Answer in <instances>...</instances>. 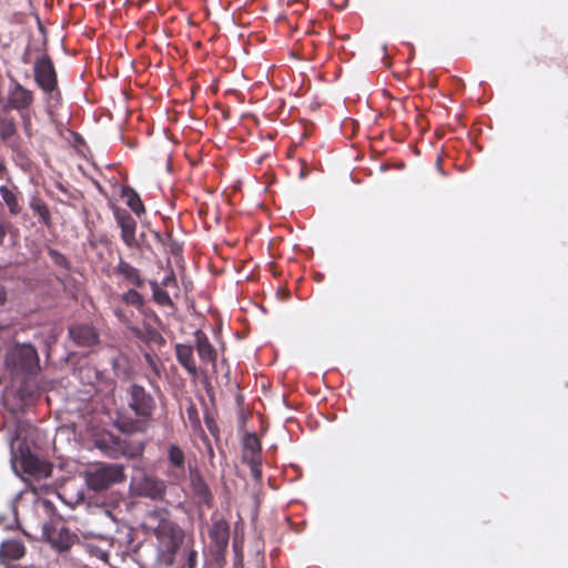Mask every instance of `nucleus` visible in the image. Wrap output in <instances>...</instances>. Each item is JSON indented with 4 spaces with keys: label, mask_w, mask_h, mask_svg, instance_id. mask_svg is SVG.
<instances>
[{
    "label": "nucleus",
    "mask_w": 568,
    "mask_h": 568,
    "mask_svg": "<svg viewBox=\"0 0 568 568\" xmlns=\"http://www.w3.org/2000/svg\"><path fill=\"white\" fill-rule=\"evenodd\" d=\"M125 407L115 412L114 425L123 434H144L151 427L156 410V400L151 392L138 383L125 389Z\"/></svg>",
    "instance_id": "1"
},
{
    "label": "nucleus",
    "mask_w": 568,
    "mask_h": 568,
    "mask_svg": "<svg viewBox=\"0 0 568 568\" xmlns=\"http://www.w3.org/2000/svg\"><path fill=\"white\" fill-rule=\"evenodd\" d=\"M143 527L155 538V565L172 567L185 538L184 529L169 517L166 509L149 511Z\"/></svg>",
    "instance_id": "2"
},
{
    "label": "nucleus",
    "mask_w": 568,
    "mask_h": 568,
    "mask_svg": "<svg viewBox=\"0 0 568 568\" xmlns=\"http://www.w3.org/2000/svg\"><path fill=\"white\" fill-rule=\"evenodd\" d=\"M33 78L38 88L43 92L47 108L53 109L61 104L62 94L59 89L58 73L49 54L43 53L33 62Z\"/></svg>",
    "instance_id": "3"
},
{
    "label": "nucleus",
    "mask_w": 568,
    "mask_h": 568,
    "mask_svg": "<svg viewBox=\"0 0 568 568\" xmlns=\"http://www.w3.org/2000/svg\"><path fill=\"white\" fill-rule=\"evenodd\" d=\"M125 478L124 467L119 464H98L85 471V483L93 491L106 490Z\"/></svg>",
    "instance_id": "4"
},
{
    "label": "nucleus",
    "mask_w": 568,
    "mask_h": 568,
    "mask_svg": "<svg viewBox=\"0 0 568 568\" xmlns=\"http://www.w3.org/2000/svg\"><path fill=\"white\" fill-rule=\"evenodd\" d=\"M10 362L16 374L31 376L40 371L39 355L31 344L17 345L11 352Z\"/></svg>",
    "instance_id": "5"
},
{
    "label": "nucleus",
    "mask_w": 568,
    "mask_h": 568,
    "mask_svg": "<svg viewBox=\"0 0 568 568\" xmlns=\"http://www.w3.org/2000/svg\"><path fill=\"white\" fill-rule=\"evenodd\" d=\"M210 551L216 559H224L230 540V524L222 517L212 516V525L209 529Z\"/></svg>",
    "instance_id": "6"
},
{
    "label": "nucleus",
    "mask_w": 568,
    "mask_h": 568,
    "mask_svg": "<svg viewBox=\"0 0 568 568\" xmlns=\"http://www.w3.org/2000/svg\"><path fill=\"white\" fill-rule=\"evenodd\" d=\"M34 102V92L23 87L16 79H10L7 102L2 110H16L19 113L27 112Z\"/></svg>",
    "instance_id": "7"
},
{
    "label": "nucleus",
    "mask_w": 568,
    "mask_h": 568,
    "mask_svg": "<svg viewBox=\"0 0 568 568\" xmlns=\"http://www.w3.org/2000/svg\"><path fill=\"white\" fill-rule=\"evenodd\" d=\"M243 463L248 465L255 480L262 479V446L256 434H246L243 438Z\"/></svg>",
    "instance_id": "8"
},
{
    "label": "nucleus",
    "mask_w": 568,
    "mask_h": 568,
    "mask_svg": "<svg viewBox=\"0 0 568 568\" xmlns=\"http://www.w3.org/2000/svg\"><path fill=\"white\" fill-rule=\"evenodd\" d=\"M20 466L24 474L34 479L48 478L52 473V465L33 455L29 449L21 450Z\"/></svg>",
    "instance_id": "9"
},
{
    "label": "nucleus",
    "mask_w": 568,
    "mask_h": 568,
    "mask_svg": "<svg viewBox=\"0 0 568 568\" xmlns=\"http://www.w3.org/2000/svg\"><path fill=\"white\" fill-rule=\"evenodd\" d=\"M70 339L79 347H93L99 344L100 335L97 328L89 324H74L68 329Z\"/></svg>",
    "instance_id": "10"
},
{
    "label": "nucleus",
    "mask_w": 568,
    "mask_h": 568,
    "mask_svg": "<svg viewBox=\"0 0 568 568\" xmlns=\"http://www.w3.org/2000/svg\"><path fill=\"white\" fill-rule=\"evenodd\" d=\"M169 476L175 480L185 477L186 457L184 450L176 444H170L166 452Z\"/></svg>",
    "instance_id": "11"
},
{
    "label": "nucleus",
    "mask_w": 568,
    "mask_h": 568,
    "mask_svg": "<svg viewBox=\"0 0 568 568\" xmlns=\"http://www.w3.org/2000/svg\"><path fill=\"white\" fill-rule=\"evenodd\" d=\"M43 534L48 542L59 551L68 550L75 538L64 526H44Z\"/></svg>",
    "instance_id": "12"
},
{
    "label": "nucleus",
    "mask_w": 568,
    "mask_h": 568,
    "mask_svg": "<svg viewBox=\"0 0 568 568\" xmlns=\"http://www.w3.org/2000/svg\"><path fill=\"white\" fill-rule=\"evenodd\" d=\"M114 217L121 227V239L126 246L132 247L135 244L136 221L125 210L115 209Z\"/></svg>",
    "instance_id": "13"
},
{
    "label": "nucleus",
    "mask_w": 568,
    "mask_h": 568,
    "mask_svg": "<svg viewBox=\"0 0 568 568\" xmlns=\"http://www.w3.org/2000/svg\"><path fill=\"white\" fill-rule=\"evenodd\" d=\"M136 490L140 496L161 499L165 494V484L156 477L144 476L138 481Z\"/></svg>",
    "instance_id": "14"
},
{
    "label": "nucleus",
    "mask_w": 568,
    "mask_h": 568,
    "mask_svg": "<svg viewBox=\"0 0 568 568\" xmlns=\"http://www.w3.org/2000/svg\"><path fill=\"white\" fill-rule=\"evenodd\" d=\"M195 347L202 363L215 365L217 361V352L213 344L210 342L206 334L197 329L194 333Z\"/></svg>",
    "instance_id": "15"
},
{
    "label": "nucleus",
    "mask_w": 568,
    "mask_h": 568,
    "mask_svg": "<svg viewBox=\"0 0 568 568\" xmlns=\"http://www.w3.org/2000/svg\"><path fill=\"white\" fill-rule=\"evenodd\" d=\"M175 356L179 364L189 373L190 376L196 377L199 374L195 358L193 355V347L189 344H176Z\"/></svg>",
    "instance_id": "16"
},
{
    "label": "nucleus",
    "mask_w": 568,
    "mask_h": 568,
    "mask_svg": "<svg viewBox=\"0 0 568 568\" xmlns=\"http://www.w3.org/2000/svg\"><path fill=\"white\" fill-rule=\"evenodd\" d=\"M114 274L122 276L128 284L134 287H142L144 284L141 271L123 258H120L119 263L114 266Z\"/></svg>",
    "instance_id": "17"
},
{
    "label": "nucleus",
    "mask_w": 568,
    "mask_h": 568,
    "mask_svg": "<svg viewBox=\"0 0 568 568\" xmlns=\"http://www.w3.org/2000/svg\"><path fill=\"white\" fill-rule=\"evenodd\" d=\"M26 554V547L21 540L9 539L0 545V561L7 565L11 560H18Z\"/></svg>",
    "instance_id": "18"
},
{
    "label": "nucleus",
    "mask_w": 568,
    "mask_h": 568,
    "mask_svg": "<svg viewBox=\"0 0 568 568\" xmlns=\"http://www.w3.org/2000/svg\"><path fill=\"white\" fill-rule=\"evenodd\" d=\"M191 488L200 505L212 506L213 495L202 476H192Z\"/></svg>",
    "instance_id": "19"
},
{
    "label": "nucleus",
    "mask_w": 568,
    "mask_h": 568,
    "mask_svg": "<svg viewBox=\"0 0 568 568\" xmlns=\"http://www.w3.org/2000/svg\"><path fill=\"white\" fill-rule=\"evenodd\" d=\"M121 196L125 204L138 215L141 216L145 212L140 195L130 186H122Z\"/></svg>",
    "instance_id": "20"
},
{
    "label": "nucleus",
    "mask_w": 568,
    "mask_h": 568,
    "mask_svg": "<svg viewBox=\"0 0 568 568\" xmlns=\"http://www.w3.org/2000/svg\"><path fill=\"white\" fill-rule=\"evenodd\" d=\"M4 112L0 111V138L2 141H8L17 134V124L14 118Z\"/></svg>",
    "instance_id": "21"
},
{
    "label": "nucleus",
    "mask_w": 568,
    "mask_h": 568,
    "mask_svg": "<svg viewBox=\"0 0 568 568\" xmlns=\"http://www.w3.org/2000/svg\"><path fill=\"white\" fill-rule=\"evenodd\" d=\"M149 284L152 290V298L158 305L172 308L174 307V303L169 293L164 291L155 280L149 281Z\"/></svg>",
    "instance_id": "22"
},
{
    "label": "nucleus",
    "mask_w": 568,
    "mask_h": 568,
    "mask_svg": "<svg viewBox=\"0 0 568 568\" xmlns=\"http://www.w3.org/2000/svg\"><path fill=\"white\" fill-rule=\"evenodd\" d=\"M0 194H1L2 200L4 201V203L9 207L10 213L13 214V215L19 214L20 211H21V206H20V204L18 202L16 193L11 189H9L7 186H1L0 187Z\"/></svg>",
    "instance_id": "23"
},
{
    "label": "nucleus",
    "mask_w": 568,
    "mask_h": 568,
    "mask_svg": "<svg viewBox=\"0 0 568 568\" xmlns=\"http://www.w3.org/2000/svg\"><path fill=\"white\" fill-rule=\"evenodd\" d=\"M121 301L129 306H134L135 308H141L144 305L143 296L135 288H130L123 293L121 295Z\"/></svg>",
    "instance_id": "24"
},
{
    "label": "nucleus",
    "mask_w": 568,
    "mask_h": 568,
    "mask_svg": "<svg viewBox=\"0 0 568 568\" xmlns=\"http://www.w3.org/2000/svg\"><path fill=\"white\" fill-rule=\"evenodd\" d=\"M31 209L44 224H49L51 214L48 206L42 201L33 200L31 202Z\"/></svg>",
    "instance_id": "25"
},
{
    "label": "nucleus",
    "mask_w": 568,
    "mask_h": 568,
    "mask_svg": "<svg viewBox=\"0 0 568 568\" xmlns=\"http://www.w3.org/2000/svg\"><path fill=\"white\" fill-rule=\"evenodd\" d=\"M199 552L191 546L185 549V564L183 568H197Z\"/></svg>",
    "instance_id": "26"
},
{
    "label": "nucleus",
    "mask_w": 568,
    "mask_h": 568,
    "mask_svg": "<svg viewBox=\"0 0 568 568\" xmlns=\"http://www.w3.org/2000/svg\"><path fill=\"white\" fill-rule=\"evenodd\" d=\"M106 172H101L102 175L110 174L111 178H114L115 173L120 175V178H128V172L122 169L119 164H109L105 166Z\"/></svg>",
    "instance_id": "27"
},
{
    "label": "nucleus",
    "mask_w": 568,
    "mask_h": 568,
    "mask_svg": "<svg viewBox=\"0 0 568 568\" xmlns=\"http://www.w3.org/2000/svg\"><path fill=\"white\" fill-rule=\"evenodd\" d=\"M144 359L148 364V366L151 368V371L154 373L156 377L161 376V368L159 362L154 358L153 355L145 353Z\"/></svg>",
    "instance_id": "28"
},
{
    "label": "nucleus",
    "mask_w": 568,
    "mask_h": 568,
    "mask_svg": "<svg viewBox=\"0 0 568 568\" xmlns=\"http://www.w3.org/2000/svg\"><path fill=\"white\" fill-rule=\"evenodd\" d=\"M160 164L164 168V171L163 172H159L160 174L161 173H165V174H171L172 173V169H171V156L168 152H163L159 160Z\"/></svg>",
    "instance_id": "29"
},
{
    "label": "nucleus",
    "mask_w": 568,
    "mask_h": 568,
    "mask_svg": "<svg viewBox=\"0 0 568 568\" xmlns=\"http://www.w3.org/2000/svg\"><path fill=\"white\" fill-rule=\"evenodd\" d=\"M314 172V168L308 164L305 160H300L298 163V175L300 178H305Z\"/></svg>",
    "instance_id": "30"
},
{
    "label": "nucleus",
    "mask_w": 568,
    "mask_h": 568,
    "mask_svg": "<svg viewBox=\"0 0 568 568\" xmlns=\"http://www.w3.org/2000/svg\"><path fill=\"white\" fill-rule=\"evenodd\" d=\"M90 552H91L92 556L99 558L103 562H105V564L109 562V556H110L109 551L103 550V549H101L99 547H91Z\"/></svg>",
    "instance_id": "31"
},
{
    "label": "nucleus",
    "mask_w": 568,
    "mask_h": 568,
    "mask_svg": "<svg viewBox=\"0 0 568 568\" xmlns=\"http://www.w3.org/2000/svg\"><path fill=\"white\" fill-rule=\"evenodd\" d=\"M49 254L53 258L55 264L61 265V266L68 265V261L63 254H61L54 250H51Z\"/></svg>",
    "instance_id": "32"
},
{
    "label": "nucleus",
    "mask_w": 568,
    "mask_h": 568,
    "mask_svg": "<svg viewBox=\"0 0 568 568\" xmlns=\"http://www.w3.org/2000/svg\"><path fill=\"white\" fill-rule=\"evenodd\" d=\"M160 285H161V286H165V287H168V286H175V287H176V286H178V282H176V278H175L174 272H173V271H171V272H170V274H169V275H166V276L162 280V282H161V284H160Z\"/></svg>",
    "instance_id": "33"
},
{
    "label": "nucleus",
    "mask_w": 568,
    "mask_h": 568,
    "mask_svg": "<svg viewBox=\"0 0 568 568\" xmlns=\"http://www.w3.org/2000/svg\"><path fill=\"white\" fill-rule=\"evenodd\" d=\"M144 450V444L143 443H139L138 445H135L133 447V449L130 452V453H123L124 455H129V457H138V456H141L142 453Z\"/></svg>",
    "instance_id": "34"
},
{
    "label": "nucleus",
    "mask_w": 568,
    "mask_h": 568,
    "mask_svg": "<svg viewBox=\"0 0 568 568\" xmlns=\"http://www.w3.org/2000/svg\"><path fill=\"white\" fill-rule=\"evenodd\" d=\"M20 115H21V119H22V122H23V128H24L26 133L28 135H31V133H30V129H31L30 115L27 112H22V113H20Z\"/></svg>",
    "instance_id": "35"
},
{
    "label": "nucleus",
    "mask_w": 568,
    "mask_h": 568,
    "mask_svg": "<svg viewBox=\"0 0 568 568\" xmlns=\"http://www.w3.org/2000/svg\"><path fill=\"white\" fill-rule=\"evenodd\" d=\"M187 416L191 420L199 422L197 410L194 406L187 408Z\"/></svg>",
    "instance_id": "36"
},
{
    "label": "nucleus",
    "mask_w": 568,
    "mask_h": 568,
    "mask_svg": "<svg viewBox=\"0 0 568 568\" xmlns=\"http://www.w3.org/2000/svg\"><path fill=\"white\" fill-rule=\"evenodd\" d=\"M54 185L61 190L63 193L68 194L67 187L63 185V183L60 180H54Z\"/></svg>",
    "instance_id": "37"
},
{
    "label": "nucleus",
    "mask_w": 568,
    "mask_h": 568,
    "mask_svg": "<svg viewBox=\"0 0 568 568\" xmlns=\"http://www.w3.org/2000/svg\"><path fill=\"white\" fill-rule=\"evenodd\" d=\"M6 234H7V230L3 226V224L0 223V245L3 243Z\"/></svg>",
    "instance_id": "38"
},
{
    "label": "nucleus",
    "mask_w": 568,
    "mask_h": 568,
    "mask_svg": "<svg viewBox=\"0 0 568 568\" xmlns=\"http://www.w3.org/2000/svg\"><path fill=\"white\" fill-rule=\"evenodd\" d=\"M6 302V291L3 286L0 284V306H2Z\"/></svg>",
    "instance_id": "39"
},
{
    "label": "nucleus",
    "mask_w": 568,
    "mask_h": 568,
    "mask_svg": "<svg viewBox=\"0 0 568 568\" xmlns=\"http://www.w3.org/2000/svg\"><path fill=\"white\" fill-rule=\"evenodd\" d=\"M114 314L118 318H120L121 321H124L125 320V315H124V312L120 308H116L114 310Z\"/></svg>",
    "instance_id": "40"
},
{
    "label": "nucleus",
    "mask_w": 568,
    "mask_h": 568,
    "mask_svg": "<svg viewBox=\"0 0 568 568\" xmlns=\"http://www.w3.org/2000/svg\"><path fill=\"white\" fill-rule=\"evenodd\" d=\"M120 361L121 359L118 358V359H114V362H113V368H114L115 375H118V376H120V373L118 372V366H119Z\"/></svg>",
    "instance_id": "41"
},
{
    "label": "nucleus",
    "mask_w": 568,
    "mask_h": 568,
    "mask_svg": "<svg viewBox=\"0 0 568 568\" xmlns=\"http://www.w3.org/2000/svg\"><path fill=\"white\" fill-rule=\"evenodd\" d=\"M6 173V166L3 162L0 160V178Z\"/></svg>",
    "instance_id": "42"
},
{
    "label": "nucleus",
    "mask_w": 568,
    "mask_h": 568,
    "mask_svg": "<svg viewBox=\"0 0 568 568\" xmlns=\"http://www.w3.org/2000/svg\"><path fill=\"white\" fill-rule=\"evenodd\" d=\"M240 181H236V183L233 185V190L234 191H240L241 190V186H240Z\"/></svg>",
    "instance_id": "43"
},
{
    "label": "nucleus",
    "mask_w": 568,
    "mask_h": 568,
    "mask_svg": "<svg viewBox=\"0 0 568 568\" xmlns=\"http://www.w3.org/2000/svg\"><path fill=\"white\" fill-rule=\"evenodd\" d=\"M234 568H244L242 561L234 564Z\"/></svg>",
    "instance_id": "44"
},
{
    "label": "nucleus",
    "mask_w": 568,
    "mask_h": 568,
    "mask_svg": "<svg viewBox=\"0 0 568 568\" xmlns=\"http://www.w3.org/2000/svg\"><path fill=\"white\" fill-rule=\"evenodd\" d=\"M440 162H442V160H440L439 158H437V160H436V164H437V165H439V164H440Z\"/></svg>",
    "instance_id": "45"
},
{
    "label": "nucleus",
    "mask_w": 568,
    "mask_h": 568,
    "mask_svg": "<svg viewBox=\"0 0 568 568\" xmlns=\"http://www.w3.org/2000/svg\"><path fill=\"white\" fill-rule=\"evenodd\" d=\"M8 568H31V567H16V566H13V567H8Z\"/></svg>",
    "instance_id": "46"
},
{
    "label": "nucleus",
    "mask_w": 568,
    "mask_h": 568,
    "mask_svg": "<svg viewBox=\"0 0 568 568\" xmlns=\"http://www.w3.org/2000/svg\"><path fill=\"white\" fill-rule=\"evenodd\" d=\"M93 182L95 183V185H99V182L97 179H93Z\"/></svg>",
    "instance_id": "47"
},
{
    "label": "nucleus",
    "mask_w": 568,
    "mask_h": 568,
    "mask_svg": "<svg viewBox=\"0 0 568 568\" xmlns=\"http://www.w3.org/2000/svg\"><path fill=\"white\" fill-rule=\"evenodd\" d=\"M93 182L95 183V185H99V182L97 179H93Z\"/></svg>",
    "instance_id": "48"
},
{
    "label": "nucleus",
    "mask_w": 568,
    "mask_h": 568,
    "mask_svg": "<svg viewBox=\"0 0 568 568\" xmlns=\"http://www.w3.org/2000/svg\"><path fill=\"white\" fill-rule=\"evenodd\" d=\"M93 182L95 183V185H99V182L97 179H93Z\"/></svg>",
    "instance_id": "49"
}]
</instances>
